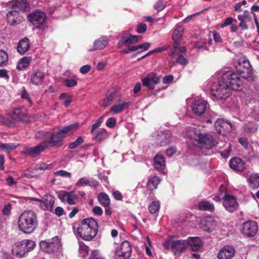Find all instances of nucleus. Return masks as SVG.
<instances>
[{"mask_svg":"<svg viewBox=\"0 0 259 259\" xmlns=\"http://www.w3.org/2000/svg\"><path fill=\"white\" fill-rule=\"evenodd\" d=\"M18 227L21 231L30 234L34 231L37 225V217L33 211H25L20 215Z\"/></svg>","mask_w":259,"mask_h":259,"instance_id":"nucleus-1","label":"nucleus"},{"mask_svg":"<svg viewBox=\"0 0 259 259\" xmlns=\"http://www.w3.org/2000/svg\"><path fill=\"white\" fill-rule=\"evenodd\" d=\"M192 134L190 135V139L198 142L201 147L206 149H210L218 144L214 138L211 135L203 134L198 129H193Z\"/></svg>","mask_w":259,"mask_h":259,"instance_id":"nucleus-2","label":"nucleus"},{"mask_svg":"<svg viewBox=\"0 0 259 259\" xmlns=\"http://www.w3.org/2000/svg\"><path fill=\"white\" fill-rule=\"evenodd\" d=\"M211 93L217 100H225L231 94V90L222 79L213 82L211 87Z\"/></svg>","mask_w":259,"mask_h":259,"instance_id":"nucleus-3","label":"nucleus"},{"mask_svg":"<svg viewBox=\"0 0 259 259\" xmlns=\"http://www.w3.org/2000/svg\"><path fill=\"white\" fill-rule=\"evenodd\" d=\"M35 246V242L32 240H22L16 244L15 246L12 249L13 253L16 256L22 257L26 252L33 250Z\"/></svg>","mask_w":259,"mask_h":259,"instance_id":"nucleus-4","label":"nucleus"},{"mask_svg":"<svg viewBox=\"0 0 259 259\" xmlns=\"http://www.w3.org/2000/svg\"><path fill=\"white\" fill-rule=\"evenodd\" d=\"M65 135L61 130L57 132H49L48 140L45 142L47 148L49 147H60L63 145V139Z\"/></svg>","mask_w":259,"mask_h":259,"instance_id":"nucleus-5","label":"nucleus"},{"mask_svg":"<svg viewBox=\"0 0 259 259\" xmlns=\"http://www.w3.org/2000/svg\"><path fill=\"white\" fill-rule=\"evenodd\" d=\"M39 246L45 252L52 253L57 251L60 247L61 244L57 237H54L48 241H40Z\"/></svg>","mask_w":259,"mask_h":259,"instance_id":"nucleus-6","label":"nucleus"},{"mask_svg":"<svg viewBox=\"0 0 259 259\" xmlns=\"http://www.w3.org/2000/svg\"><path fill=\"white\" fill-rule=\"evenodd\" d=\"M27 18L36 28H39L45 22L46 14L40 11H35L29 14Z\"/></svg>","mask_w":259,"mask_h":259,"instance_id":"nucleus-7","label":"nucleus"},{"mask_svg":"<svg viewBox=\"0 0 259 259\" xmlns=\"http://www.w3.org/2000/svg\"><path fill=\"white\" fill-rule=\"evenodd\" d=\"M200 226L203 230L211 232L218 227V223L212 217L208 215L201 220Z\"/></svg>","mask_w":259,"mask_h":259,"instance_id":"nucleus-8","label":"nucleus"},{"mask_svg":"<svg viewBox=\"0 0 259 259\" xmlns=\"http://www.w3.org/2000/svg\"><path fill=\"white\" fill-rule=\"evenodd\" d=\"M143 85L149 90H153L156 84L160 82V77L156 73L152 72L142 79Z\"/></svg>","mask_w":259,"mask_h":259,"instance_id":"nucleus-9","label":"nucleus"},{"mask_svg":"<svg viewBox=\"0 0 259 259\" xmlns=\"http://www.w3.org/2000/svg\"><path fill=\"white\" fill-rule=\"evenodd\" d=\"M258 226L257 223L253 221L245 222L242 228V232L248 237L254 236L256 234Z\"/></svg>","mask_w":259,"mask_h":259,"instance_id":"nucleus-10","label":"nucleus"},{"mask_svg":"<svg viewBox=\"0 0 259 259\" xmlns=\"http://www.w3.org/2000/svg\"><path fill=\"white\" fill-rule=\"evenodd\" d=\"M214 127L217 133L222 135L230 132L232 129L230 122L225 121L222 119H219L215 121Z\"/></svg>","mask_w":259,"mask_h":259,"instance_id":"nucleus-11","label":"nucleus"},{"mask_svg":"<svg viewBox=\"0 0 259 259\" xmlns=\"http://www.w3.org/2000/svg\"><path fill=\"white\" fill-rule=\"evenodd\" d=\"M77 233L83 240L85 241L92 240L97 234V233L94 232L93 234L92 229L91 230L88 227L80 225H79L77 229Z\"/></svg>","mask_w":259,"mask_h":259,"instance_id":"nucleus-12","label":"nucleus"},{"mask_svg":"<svg viewBox=\"0 0 259 259\" xmlns=\"http://www.w3.org/2000/svg\"><path fill=\"white\" fill-rule=\"evenodd\" d=\"M236 250L231 245H226L220 249L218 254V259H232L235 255Z\"/></svg>","mask_w":259,"mask_h":259,"instance_id":"nucleus-13","label":"nucleus"},{"mask_svg":"<svg viewBox=\"0 0 259 259\" xmlns=\"http://www.w3.org/2000/svg\"><path fill=\"white\" fill-rule=\"evenodd\" d=\"M171 249L175 255H180L185 251L187 247V244L185 240H177L171 241L170 244Z\"/></svg>","mask_w":259,"mask_h":259,"instance_id":"nucleus-14","label":"nucleus"},{"mask_svg":"<svg viewBox=\"0 0 259 259\" xmlns=\"http://www.w3.org/2000/svg\"><path fill=\"white\" fill-rule=\"evenodd\" d=\"M45 149H47L45 144H38L34 147H27L24 148L23 153L31 157H35L39 155Z\"/></svg>","mask_w":259,"mask_h":259,"instance_id":"nucleus-15","label":"nucleus"},{"mask_svg":"<svg viewBox=\"0 0 259 259\" xmlns=\"http://www.w3.org/2000/svg\"><path fill=\"white\" fill-rule=\"evenodd\" d=\"M223 205L228 211L233 212L238 206V204L234 196L226 195L223 200Z\"/></svg>","mask_w":259,"mask_h":259,"instance_id":"nucleus-16","label":"nucleus"},{"mask_svg":"<svg viewBox=\"0 0 259 259\" xmlns=\"http://www.w3.org/2000/svg\"><path fill=\"white\" fill-rule=\"evenodd\" d=\"M58 198L63 202H66L70 205H74L77 199V196L73 191L67 192L62 191L58 195Z\"/></svg>","mask_w":259,"mask_h":259,"instance_id":"nucleus-17","label":"nucleus"},{"mask_svg":"<svg viewBox=\"0 0 259 259\" xmlns=\"http://www.w3.org/2000/svg\"><path fill=\"white\" fill-rule=\"evenodd\" d=\"M24 108L23 107L15 108L11 113L9 114L10 117L18 121L25 122L27 121V115L23 111Z\"/></svg>","mask_w":259,"mask_h":259,"instance_id":"nucleus-18","label":"nucleus"},{"mask_svg":"<svg viewBox=\"0 0 259 259\" xmlns=\"http://www.w3.org/2000/svg\"><path fill=\"white\" fill-rule=\"evenodd\" d=\"M207 105V102L205 100L196 101L192 105V111L196 115H201L206 110Z\"/></svg>","mask_w":259,"mask_h":259,"instance_id":"nucleus-19","label":"nucleus"},{"mask_svg":"<svg viewBox=\"0 0 259 259\" xmlns=\"http://www.w3.org/2000/svg\"><path fill=\"white\" fill-rule=\"evenodd\" d=\"M9 6L17 11L26 12L29 10V4L25 0H13L9 3Z\"/></svg>","mask_w":259,"mask_h":259,"instance_id":"nucleus-20","label":"nucleus"},{"mask_svg":"<svg viewBox=\"0 0 259 259\" xmlns=\"http://www.w3.org/2000/svg\"><path fill=\"white\" fill-rule=\"evenodd\" d=\"M185 240L187 247H190V249L194 251L198 250L202 246V242L199 237H189Z\"/></svg>","mask_w":259,"mask_h":259,"instance_id":"nucleus-21","label":"nucleus"},{"mask_svg":"<svg viewBox=\"0 0 259 259\" xmlns=\"http://www.w3.org/2000/svg\"><path fill=\"white\" fill-rule=\"evenodd\" d=\"M55 199L50 194L45 195L41 200L40 207L44 210H51L53 208Z\"/></svg>","mask_w":259,"mask_h":259,"instance_id":"nucleus-22","label":"nucleus"},{"mask_svg":"<svg viewBox=\"0 0 259 259\" xmlns=\"http://www.w3.org/2000/svg\"><path fill=\"white\" fill-rule=\"evenodd\" d=\"M45 73L42 71L39 70L34 71L30 76L31 82L37 86L42 85L45 79Z\"/></svg>","mask_w":259,"mask_h":259,"instance_id":"nucleus-23","label":"nucleus"},{"mask_svg":"<svg viewBox=\"0 0 259 259\" xmlns=\"http://www.w3.org/2000/svg\"><path fill=\"white\" fill-rule=\"evenodd\" d=\"M230 167L238 171H242L245 169V163L243 160L238 157L232 158L229 162Z\"/></svg>","mask_w":259,"mask_h":259,"instance_id":"nucleus-24","label":"nucleus"},{"mask_svg":"<svg viewBox=\"0 0 259 259\" xmlns=\"http://www.w3.org/2000/svg\"><path fill=\"white\" fill-rule=\"evenodd\" d=\"M156 141L161 144V145H165L169 143L171 139V134L169 131H165L164 132L158 134L155 138Z\"/></svg>","mask_w":259,"mask_h":259,"instance_id":"nucleus-25","label":"nucleus"},{"mask_svg":"<svg viewBox=\"0 0 259 259\" xmlns=\"http://www.w3.org/2000/svg\"><path fill=\"white\" fill-rule=\"evenodd\" d=\"M183 33L184 28L182 26H178L175 29L172 35V38L174 41V47L175 49H178Z\"/></svg>","mask_w":259,"mask_h":259,"instance_id":"nucleus-26","label":"nucleus"},{"mask_svg":"<svg viewBox=\"0 0 259 259\" xmlns=\"http://www.w3.org/2000/svg\"><path fill=\"white\" fill-rule=\"evenodd\" d=\"M79 225L84 226H85V227H88L89 229H91V230L92 229L93 233H94V232L98 233V224L95 220L91 218L82 220Z\"/></svg>","mask_w":259,"mask_h":259,"instance_id":"nucleus-27","label":"nucleus"},{"mask_svg":"<svg viewBox=\"0 0 259 259\" xmlns=\"http://www.w3.org/2000/svg\"><path fill=\"white\" fill-rule=\"evenodd\" d=\"M29 47V39L27 38H24L19 41L17 46V51L21 55H23L28 51Z\"/></svg>","mask_w":259,"mask_h":259,"instance_id":"nucleus-28","label":"nucleus"},{"mask_svg":"<svg viewBox=\"0 0 259 259\" xmlns=\"http://www.w3.org/2000/svg\"><path fill=\"white\" fill-rule=\"evenodd\" d=\"M141 38L139 35H123L122 40L124 45L127 47H130L131 45L135 44L139 41V38Z\"/></svg>","mask_w":259,"mask_h":259,"instance_id":"nucleus-29","label":"nucleus"},{"mask_svg":"<svg viewBox=\"0 0 259 259\" xmlns=\"http://www.w3.org/2000/svg\"><path fill=\"white\" fill-rule=\"evenodd\" d=\"M236 77H237V74L231 71H229L223 74L221 79L223 80L225 83L228 85L229 88V84H231V81L235 80Z\"/></svg>","mask_w":259,"mask_h":259,"instance_id":"nucleus-30","label":"nucleus"},{"mask_svg":"<svg viewBox=\"0 0 259 259\" xmlns=\"http://www.w3.org/2000/svg\"><path fill=\"white\" fill-rule=\"evenodd\" d=\"M19 14L16 10L9 12L6 16L7 22L11 25H15L18 23Z\"/></svg>","mask_w":259,"mask_h":259,"instance_id":"nucleus-31","label":"nucleus"},{"mask_svg":"<svg viewBox=\"0 0 259 259\" xmlns=\"http://www.w3.org/2000/svg\"><path fill=\"white\" fill-rule=\"evenodd\" d=\"M108 44V39L106 37H102L96 40L94 42V49H90L89 51L92 52L95 50L104 49Z\"/></svg>","mask_w":259,"mask_h":259,"instance_id":"nucleus-32","label":"nucleus"},{"mask_svg":"<svg viewBox=\"0 0 259 259\" xmlns=\"http://www.w3.org/2000/svg\"><path fill=\"white\" fill-rule=\"evenodd\" d=\"M154 165L157 169H162L165 166V159L162 155L157 154L154 158Z\"/></svg>","mask_w":259,"mask_h":259,"instance_id":"nucleus-33","label":"nucleus"},{"mask_svg":"<svg viewBox=\"0 0 259 259\" xmlns=\"http://www.w3.org/2000/svg\"><path fill=\"white\" fill-rule=\"evenodd\" d=\"M248 182L250 188L256 189L259 187V176L257 175H251L248 179Z\"/></svg>","mask_w":259,"mask_h":259,"instance_id":"nucleus-34","label":"nucleus"},{"mask_svg":"<svg viewBox=\"0 0 259 259\" xmlns=\"http://www.w3.org/2000/svg\"><path fill=\"white\" fill-rule=\"evenodd\" d=\"M119 249H120L123 253H124V256L127 257L128 258L130 257L131 255L132 247L128 241L125 240L123 241L121 243Z\"/></svg>","mask_w":259,"mask_h":259,"instance_id":"nucleus-35","label":"nucleus"},{"mask_svg":"<svg viewBox=\"0 0 259 259\" xmlns=\"http://www.w3.org/2000/svg\"><path fill=\"white\" fill-rule=\"evenodd\" d=\"M129 103H123L114 105L110 108V111L113 114H117L121 112L125 109H128Z\"/></svg>","mask_w":259,"mask_h":259,"instance_id":"nucleus-36","label":"nucleus"},{"mask_svg":"<svg viewBox=\"0 0 259 259\" xmlns=\"http://www.w3.org/2000/svg\"><path fill=\"white\" fill-rule=\"evenodd\" d=\"M235 80H232L231 84H229V88L231 91H240L243 88V83L242 81L240 80L239 75L237 74V77L235 79Z\"/></svg>","mask_w":259,"mask_h":259,"instance_id":"nucleus-37","label":"nucleus"},{"mask_svg":"<svg viewBox=\"0 0 259 259\" xmlns=\"http://www.w3.org/2000/svg\"><path fill=\"white\" fill-rule=\"evenodd\" d=\"M31 61V58L30 57H25L20 59L17 65V70L20 71L26 69L29 66Z\"/></svg>","mask_w":259,"mask_h":259,"instance_id":"nucleus-38","label":"nucleus"},{"mask_svg":"<svg viewBox=\"0 0 259 259\" xmlns=\"http://www.w3.org/2000/svg\"><path fill=\"white\" fill-rule=\"evenodd\" d=\"M159 182L160 179L158 177H151L147 183V188L150 191H152L156 189Z\"/></svg>","mask_w":259,"mask_h":259,"instance_id":"nucleus-39","label":"nucleus"},{"mask_svg":"<svg viewBox=\"0 0 259 259\" xmlns=\"http://www.w3.org/2000/svg\"><path fill=\"white\" fill-rule=\"evenodd\" d=\"M198 207L199 209L201 210L213 211L214 210L213 204L205 201L200 202L198 204Z\"/></svg>","mask_w":259,"mask_h":259,"instance_id":"nucleus-40","label":"nucleus"},{"mask_svg":"<svg viewBox=\"0 0 259 259\" xmlns=\"http://www.w3.org/2000/svg\"><path fill=\"white\" fill-rule=\"evenodd\" d=\"M237 71L241 70L251 69V65L248 60L245 59H239L238 65L236 67Z\"/></svg>","mask_w":259,"mask_h":259,"instance_id":"nucleus-41","label":"nucleus"},{"mask_svg":"<svg viewBox=\"0 0 259 259\" xmlns=\"http://www.w3.org/2000/svg\"><path fill=\"white\" fill-rule=\"evenodd\" d=\"M79 127L78 123H75L73 124H70L67 126H65L61 129L62 133L64 134L65 136L69 132L72 133L76 131Z\"/></svg>","mask_w":259,"mask_h":259,"instance_id":"nucleus-42","label":"nucleus"},{"mask_svg":"<svg viewBox=\"0 0 259 259\" xmlns=\"http://www.w3.org/2000/svg\"><path fill=\"white\" fill-rule=\"evenodd\" d=\"M98 199L100 204L105 207L108 206L110 204V201L109 196L105 193H101Z\"/></svg>","mask_w":259,"mask_h":259,"instance_id":"nucleus-43","label":"nucleus"},{"mask_svg":"<svg viewBox=\"0 0 259 259\" xmlns=\"http://www.w3.org/2000/svg\"><path fill=\"white\" fill-rule=\"evenodd\" d=\"M108 137V134L105 129L102 128L94 137V140L100 142L105 140Z\"/></svg>","mask_w":259,"mask_h":259,"instance_id":"nucleus-44","label":"nucleus"},{"mask_svg":"<svg viewBox=\"0 0 259 259\" xmlns=\"http://www.w3.org/2000/svg\"><path fill=\"white\" fill-rule=\"evenodd\" d=\"M151 46V44L149 42H146L141 45L135 46L133 47V50L134 51H137V54L141 53L145 51L148 50Z\"/></svg>","mask_w":259,"mask_h":259,"instance_id":"nucleus-45","label":"nucleus"},{"mask_svg":"<svg viewBox=\"0 0 259 259\" xmlns=\"http://www.w3.org/2000/svg\"><path fill=\"white\" fill-rule=\"evenodd\" d=\"M239 75L242 78L245 79H249L252 77V71L251 69H245L241 70L239 69V71H237Z\"/></svg>","mask_w":259,"mask_h":259,"instance_id":"nucleus-46","label":"nucleus"},{"mask_svg":"<svg viewBox=\"0 0 259 259\" xmlns=\"http://www.w3.org/2000/svg\"><path fill=\"white\" fill-rule=\"evenodd\" d=\"M8 63V56L7 53L3 50H0V67L6 66Z\"/></svg>","mask_w":259,"mask_h":259,"instance_id":"nucleus-47","label":"nucleus"},{"mask_svg":"<svg viewBox=\"0 0 259 259\" xmlns=\"http://www.w3.org/2000/svg\"><path fill=\"white\" fill-rule=\"evenodd\" d=\"M49 132H45L44 131H39L35 133V136L38 139L43 140L42 142L40 144H44L45 142L48 140V137Z\"/></svg>","mask_w":259,"mask_h":259,"instance_id":"nucleus-48","label":"nucleus"},{"mask_svg":"<svg viewBox=\"0 0 259 259\" xmlns=\"http://www.w3.org/2000/svg\"><path fill=\"white\" fill-rule=\"evenodd\" d=\"M237 18L240 21H243L247 22L251 21V17L250 12L248 10H245L242 14L239 15Z\"/></svg>","mask_w":259,"mask_h":259,"instance_id":"nucleus-49","label":"nucleus"},{"mask_svg":"<svg viewBox=\"0 0 259 259\" xmlns=\"http://www.w3.org/2000/svg\"><path fill=\"white\" fill-rule=\"evenodd\" d=\"M160 207V202L159 201H153L149 206V212L152 214H154L159 210Z\"/></svg>","mask_w":259,"mask_h":259,"instance_id":"nucleus-50","label":"nucleus"},{"mask_svg":"<svg viewBox=\"0 0 259 259\" xmlns=\"http://www.w3.org/2000/svg\"><path fill=\"white\" fill-rule=\"evenodd\" d=\"M60 99L63 101L65 107H68L72 102V97L70 95H68L65 93H62L60 95Z\"/></svg>","mask_w":259,"mask_h":259,"instance_id":"nucleus-51","label":"nucleus"},{"mask_svg":"<svg viewBox=\"0 0 259 259\" xmlns=\"http://www.w3.org/2000/svg\"><path fill=\"white\" fill-rule=\"evenodd\" d=\"M103 120L104 117L103 116H101L95 121V122L93 124L92 126V129L91 131V135H94L95 134V130L100 126L101 124L103 123Z\"/></svg>","mask_w":259,"mask_h":259,"instance_id":"nucleus-52","label":"nucleus"},{"mask_svg":"<svg viewBox=\"0 0 259 259\" xmlns=\"http://www.w3.org/2000/svg\"><path fill=\"white\" fill-rule=\"evenodd\" d=\"M84 142L83 139L82 137H78L75 141L70 143L68 145V148L70 149H74L79 145L82 144Z\"/></svg>","mask_w":259,"mask_h":259,"instance_id":"nucleus-53","label":"nucleus"},{"mask_svg":"<svg viewBox=\"0 0 259 259\" xmlns=\"http://www.w3.org/2000/svg\"><path fill=\"white\" fill-rule=\"evenodd\" d=\"M16 148V146H15L14 144H0V149L3 150H5L6 152L8 153L10 152L12 150H13Z\"/></svg>","mask_w":259,"mask_h":259,"instance_id":"nucleus-54","label":"nucleus"},{"mask_svg":"<svg viewBox=\"0 0 259 259\" xmlns=\"http://www.w3.org/2000/svg\"><path fill=\"white\" fill-rule=\"evenodd\" d=\"M115 94L116 93L115 92H112L109 94L106 98L104 99L103 104L105 107L113 100Z\"/></svg>","mask_w":259,"mask_h":259,"instance_id":"nucleus-55","label":"nucleus"},{"mask_svg":"<svg viewBox=\"0 0 259 259\" xmlns=\"http://www.w3.org/2000/svg\"><path fill=\"white\" fill-rule=\"evenodd\" d=\"M123 253L120 249L117 248L114 251V259H128V257L124 256Z\"/></svg>","mask_w":259,"mask_h":259,"instance_id":"nucleus-56","label":"nucleus"},{"mask_svg":"<svg viewBox=\"0 0 259 259\" xmlns=\"http://www.w3.org/2000/svg\"><path fill=\"white\" fill-rule=\"evenodd\" d=\"M154 9L158 12L163 10L165 8V4L162 0H158L155 4Z\"/></svg>","mask_w":259,"mask_h":259,"instance_id":"nucleus-57","label":"nucleus"},{"mask_svg":"<svg viewBox=\"0 0 259 259\" xmlns=\"http://www.w3.org/2000/svg\"><path fill=\"white\" fill-rule=\"evenodd\" d=\"M177 63L182 65H186L188 63V60L183 55H180L176 60Z\"/></svg>","mask_w":259,"mask_h":259,"instance_id":"nucleus-58","label":"nucleus"},{"mask_svg":"<svg viewBox=\"0 0 259 259\" xmlns=\"http://www.w3.org/2000/svg\"><path fill=\"white\" fill-rule=\"evenodd\" d=\"M164 50V49L163 48H156L153 50H152L150 52H149L148 53H147L146 55H144L143 56H142V57L139 58L138 59V61H140L141 60L154 54V53H156V52H162Z\"/></svg>","mask_w":259,"mask_h":259,"instance_id":"nucleus-59","label":"nucleus"},{"mask_svg":"<svg viewBox=\"0 0 259 259\" xmlns=\"http://www.w3.org/2000/svg\"><path fill=\"white\" fill-rule=\"evenodd\" d=\"M56 176L62 177H67V178H70L71 177V174L63 170H60L58 171H57L54 172V174Z\"/></svg>","mask_w":259,"mask_h":259,"instance_id":"nucleus-60","label":"nucleus"},{"mask_svg":"<svg viewBox=\"0 0 259 259\" xmlns=\"http://www.w3.org/2000/svg\"><path fill=\"white\" fill-rule=\"evenodd\" d=\"M66 86L69 88L72 87L77 85V81L74 79H66L64 80Z\"/></svg>","mask_w":259,"mask_h":259,"instance_id":"nucleus-61","label":"nucleus"},{"mask_svg":"<svg viewBox=\"0 0 259 259\" xmlns=\"http://www.w3.org/2000/svg\"><path fill=\"white\" fill-rule=\"evenodd\" d=\"M76 185L78 186H81L83 185L90 186V180L85 178H82L78 181V182L76 183Z\"/></svg>","mask_w":259,"mask_h":259,"instance_id":"nucleus-62","label":"nucleus"},{"mask_svg":"<svg viewBox=\"0 0 259 259\" xmlns=\"http://www.w3.org/2000/svg\"><path fill=\"white\" fill-rule=\"evenodd\" d=\"M116 121L114 118L110 117L106 121V125L110 128H112L115 126Z\"/></svg>","mask_w":259,"mask_h":259,"instance_id":"nucleus-63","label":"nucleus"},{"mask_svg":"<svg viewBox=\"0 0 259 259\" xmlns=\"http://www.w3.org/2000/svg\"><path fill=\"white\" fill-rule=\"evenodd\" d=\"M147 30V25L143 24H140L138 25L137 31L139 33H143L145 32Z\"/></svg>","mask_w":259,"mask_h":259,"instance_id":"nucleus-64","label":"nucleus"}]
</instances>
